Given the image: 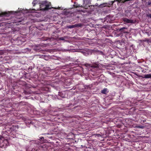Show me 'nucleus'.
<instances>
[{"instance_id": "obj_1", "label": "nucleus", "mask_w": 151, "mask_h": 151, "mask_svg": "<svg viewBox=\"0 0 151 151\" xmlns=\"http://www.w3.org/2000/svg\"><path fill=\"white\" fill-rule=\"evenodd\" d=\"M50 4V2H47L46 1L42 2L40 4V10H45L50 9L51 7Z\"/></svg>"}, {"instance_id": "obj_2", "label": "nucleus", "mask_w": 151, "mask_h": 151, "mask_svg": "<svg viewBox=\"0 0 151 151\" xmlns=\"http://www.w3.org/2000/svg\"><path fill=\"white\" fill-rule=\"evenodd\" d=\"M90 0H83V8L85 9H87L88 7H89V5L86 4L89 3Z\"/></svg>"}, {"instance_id": "obj_3", "label": "nucleus", "mask_w": 151, "mask_h": 151, "mask_svg": "<svg viewBox=\"0 0 151 151\" xmlns=\"http://www.w3.org/2000/svg\"><path fill=\"white\" fill-rule=\"evenodd\" d=\"M123 20L124 22L126 23H134V20L132 19H129L127 18H124Z\"/></svg>"}, {"instance_id": "obj_4", "label": "nucleus", "mask_w": 151, "mask_h": 151, "mask_svg": "<svg viewBox=\"0 0 151 151\" xmlns=\"http://www.w3.org/2000/svg\"><path fill=\"white\" fill-rule=\"evenodd\" d=\"M81 24H76L73 25H69L67 26V28L69 29H71L74 28H75L77 27H80L81 26Z\"/></svg>"}, {"instance_id": "obj_5", "label": "nucleus", "mask_w": 151, "mask_h": 151, "mask_svg": "<svg viewBox=\"0 0 151 151\" xmlns=\"http://www.w3.org/2000/svg\"><path fill=\"white\" fill-rule=\"evenodd\" d=\"M2 143H4L3 145V147H4L9 145L7 139H4L3 141H2Z\"/></svg>"}, {"instance_id": "obj_6", "label": "nucleus", "mask_w": 151, "mask_h": 151, "mask_svg": "<svg viewBox=\"0 0 151 151\" xmlns=\"http://www.w3.org/2000/svg\"><path fill=\"white\" fill-rule=\"evenodd\" d=\"M9 14V12H2L0 13V17H2L4 16H8Z\"/></svg>"}, {"instance_id": "obj_7", "label": "nucleus", "mask_w": 151, "mask_h": 151, "mask_svg": "<svg viewBox=\"0 0 151 151\" xmlns=\"http://www.w3.org/2000/svg\"><path fill=\"white\" fill-rule=\"evenodd\" d=\"M144 78H151V74H147L144 75V76L143 77Z\"/></svg>"}, {"instance_id": "obj_8", "label": "nucleus", "mask_w": 151, "mask_h": 151, "mask_svg": "<svg viewBox=\"0 0 151 151\" xmlns=\"http://www.w3.org/2000/svg\"><path fill=\"white\" fill-rule=\"evenodd\" d=\"M109 5V4L108 3H103V4H101L100 5V6L102 8V7H104L106 6H108Z\"/></svg>"}, {"instance_id": "obj_9", "label": "nucleus", "mask_w": 151, "mask_h": 151, "mask_svg": "<svg viewBox=\"0 0 151 151\" xmlns=\"http://www.w3.org/2000/svg\"><path fill=\"white\" fill-rule=\"evenodd\" d=\"M74 6L76 8H77V7H83V6H82V5H80V4H76L75 3H74Z\"/></svg>"}, {"instance_id": "obj_10", "label": "nucleus", "mask_w": 151, "mask_h": 151, "mask_svg": "<svg viewBox=\"0 0 151 151\" xmlns=\"http://www.w3.org/2000/svg\"><path fill=\"white\" fill-rule=\"evenodd\" d=\"M67 37L65 36V37H60L59 38V39H60V40H64V41H66L65 40L66 39H67Z\"/></svg>"}, {"instance_id": "obj_11", "label": "nucleus", "mask_w": 151, "mask_h": 151, "mask_svg": "<svg viewBox=\"0 0 151 151\" xmlns=\"http://www.w3.org/2000/svg\"><path fill=\"white\" fill-rule=\"evenodd\" d=\"M107 88H104L103 90H102L101 91V92L102 93L106 94V93L107 92Z\"/></svg>"}, {"instance_id": "obj_12", "label": "nucleus", "mask_w": 151, "mask_h": 151, "mask_svg": "<svg viewBox=\"0 0 151 151\" xmlns=\"http://www.w3.org/2000/svg\"><path fill=\"white\" fill-rule=\"evenodd\" d=\"M4 139V138L3 137L0 136V144L1 142H2V141H3Z\"/></svg>"}, {"instance_id": "obj_13", "label": "nucleus", "mask_w": 151, "mask_h": 151, "mask_svg": "<svg viewBox=\"0 0 151 151\" xmlns=\"http://www.w3.org/2000/svg\"><path fill=\"white\" fill-rule=\"evenodd\" d=\"M91 67L94 68H97L98 67V66L97 65L95 64L92 65Z\"/></svg>"}, {"instance_id": "obj_14", "label": "nucleus", "mask_w": 151, "mask_h": 151, "mask_svg": "<svg viewBox=\"0 0 151 151\" xmlns=\"http://www.w3.org/2000/svg\"><path fill=\"white\" fill-rule=\"evenodd\" d=\"M37 0H34L33 1L32 4L33 5V6H35V5L37 4Z\"/></svg>"}, {"instance_id": "obj_15", "label": "nucleus", "mask_w": 151, "mask_h": 151, "mask_svg": "<svg viewBox=\"0 0 151 151\" xmlns=\"http://www.w3.org/2000/svg\"><path fill=\"white\" fill-rule=\"evenodd\" d=\"M136 127L137 128L143 129L144 127L142 126H136Z\"/></svg>"}, {"instance_id": "obj_16", "label": "nucleus", "mask_w": 151, "mask_h": 151, "mask_svg": "<svg viewBox=\"0 0 151 151\" xmlns=\"http://www.w3.org/2000/svg\"><path fill=\"white\" fill-rule=\"evenodd\" d=\"M63 52H66V51H69V50H67V49H63Z\"/></svg>"}, {"instance_id": "obj_17", "label": "nucleus", "mask_w": 151, "mask_h": 151, "mask_svg": "<svg viewBox=\"0 0 151 151\" xmlns=\"http://www.w3.org/2000/svg\"><path fill=\"white\" fill-rule=\"evenodd\" d=\"M40 140H42V141L44 140V138L43 137H40Z\"/></svg>"}, {"instance_id": "obj_18", "label": "nucleus", "mask_w": 151, "mask_h": 151, "mask_svg": "<svg viewBox=\"0 0 151 151\" xmlns=\"http://www.w3.org/2000/svg\"><path fill=\"white\" fill-rule=\"evenodd\" d=\"M151 4V2H148V4L149 5H150Z\"/></svg>"}, {"instance_id": "obj_19", "label": "nucleus", "mask_w": 151, "mask_h": 151, "mask_svg": "<svg viewBox=\"0 0 151 151\" xmlns=\"http://www.w3.org/2000/svg\"><path fill=\"white\" fill-rule=\"evenodd\" d=\"M148 17H149L150 18H151V14H150L148 15Z\"/></svg>"}, {"instance_id": "obj_20", "label": "nucleus", "mask_w": 151, "mask_h": 151, "mask_svg": "<svg viewBox=\"0 0 151 151\" xmlns=\"http://www.w3.org/2000/svg\"><path fill=\"white\" fill-rule=\"evenodd\" d=\"M59 95L60 96H60V93H59Z\"/></svg>"}]
</instances>
